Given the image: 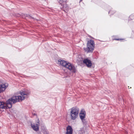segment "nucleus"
Listing matches in <instances>:
<instances>
[{
    "instance_id": "obj_1",
    "label": "nucleus",
    "mask_w": 134,
    "mask_h": 134,
    "mask_svg": "<svg viewBox=\"0 0 134 134\" xmlns=\"http://www.w3.org/2000/svg\"><path fill=\"white\" fill-rule=\"evenodd\" d=\"M20 93L21 96L12 97L7 101L6 103L0 101V109L11 108L12 107V104L18 102H21L29 94V93L25 91H20Z\"/></svg>"
},
{
    "instance_id": "obj_2",
    "label": "nucleus",
    "mask_w": 134,
    "mask_h": 134,
    "mask_svg": "<svg viewBox=\"0 0 134 134\" xmlns=\"http://www.w3.org/2000/svg\"><path fill=\"white\" fill-rule=\"evenodd\" d=\"M58 63L61 65L67 68L72 72H76V70L75 66L71 63L61 59L58 60Z\"/></svg>"
},
{
    "instance_id": "obj_3",
    "label": "nucleus",
    "mask_w": 134,
    "mask_h": 134,
    "mask_svg": "<svg viewBox=\"0 0 134 134\" xmlns=\"http://www.w3.org/2000/svg\"><path fill=\"white\" fill-rule=\"evenodd\" d=\"M94 42L92 40H89L87 43V47L84 48V51L87 53H92L94 48Z\"/></svg>"
},
{
    "instance_id": "obj_4",
    "label": "nucleus",
    "mask_w": 134,
    "mask_h": 134,
    "mask_svg": "<svg viewBox=\"0 0 134 134\" xmlns=\"http://www.w3.org/2000/svg\"><path fill=\"white\" fill-rule=\"evenodd\" d=\"M79 112V109L76 107H73L71 109L70 113L71 119L75 120L77 117Z\"/></svg>"
},
{
    "instance_id": "obj_5",
    "label": "nucleus",
    "mask_w": 134,
    "mask_h": 134,
    "mask_svg": "<svg viewBox=\"0 0 134 134\" xmlns=\"http://www.w3.org/2000/svg\"><path fill=\"white\" fill-rule=\"evenodd\" d=\"M86 114L85 110L84 109H82L80 111L79 115L80 118L83 125H86L87 123V122L85 119Z\"/></svg>"
},
{
    "instance_id": "obj_6",
    "label": "nucleus",
    "mask_w": 134,
    "mask_h": 134,
    "mask_svg": "<svg viewBox=\"0 0 134 134\" xmlns=\"http://www.w3.org/2000/svg\"><path fill=\"white\" fill-rule=\"evenodd\" d=\"M40 121L39 119L37 120V121L36 124H31V126L34 130L36 131H39L40 126Z\"/></svg>"
},
{
    "instance_id": "obj_7",
    "label": "nucleus",
    "mask_w": 134,
    "mask_h": 134,
    "mask_svg": "<svg viewBox=\"0 0 134 134\" xmlns=\"http://www.w3.org/2000/svg\"><path fill=\"white\" fill-rule=\"evenodd\" d=\"M83 63L85 64L88 67H90L92 66V63L91 61L88 59H84L83 60Z\"/></svg>"
},
{
    "instance_id": "obj_8",
    "label": "nucleus",
    "mask_w": 134,
    "mask_h": 134,
    "mask_svg": "<svg viewBox=\"0 0 134 134\" xmlns=\"http://www.w3.org/2000/svg\"><path fill=\"white\" fill-rule=\"evenodd\" d=\"M8 85L7 84L5 85L2 84L0 85V93L4 91L6 88L8 87Z\"/></svg>"
},
{
    "instance_id": "obj_9",
    "label": "nucleus",
    "mask_w": 134,
    "mask_h": 134,
    "mask_svg": "<svg viewBox=\"0 0 134 134\" xmlns=\"http://www.w3.org/2000/svg\"><path fill=\"white\" fill-rule=\"evenodd\" d=\"M66 130V134H72L73 130L70 126H68L67 127Z\"/></svg>"
},
{
    "instance_id": "obj_10",
    "label": "nucleus",
    "mask_w": 134,
    "mask_h": 134,
    "mask_svg": "<svg viewBox=\"0 0 134 134\" xmlns=\"http://www.w3.org/2000/svg\"><path fill=\"white\" fill-rule=\"evenodd\" d=\"M62 7H61V8L64 11L63 9H65L66 10L68 9L69 7L67 4V3H65L63 4H62L61 5Z\"/></svg>"
},
{
    "instance_id": "obj_11",
    "label": "nucleus",
    "mask_w": 134,
    "mask_h": 134,
    "mask_svg": "<svg viewBox=\"0 0 134 134\" xmlns=\"http://www.w3.org/2000/svg\"><path fill=\"white\" fill-rule=\"evenodd\" d=\"M67 0H60L59 1V3L61 5L67 3Z\"/></svg>"
},
{
    "instance_id": "obj_12",
    "label": "nucleus",
    "mask_w": 134,
    "mask_h": 134,
    "mask_svg": "<svg viewBox=\"0 0 134 134\" xmlns=\"http://www.w3.org/2000/svg\"><path fill=\"white\" fill-rule=\"evenodd\" d=\"M132 15H131L129 17V18H131L132 17Z\"/></svg>"
},
{
    "instance_id": "obj_13",
    "label": "nucleus",
    "mask_w": 134,
    "mask_h": 134,
    "mask_svg": "<svg viewBox=\"0 0 134 134\" xmlns=\"http://www.w3.org/2000/svg\"><path fill=\"white\" fill-rule=\"evenodd\" d=\"M115 40H119V39H115Z\"/></svg>"
},
{
    "instance_id": "obj_14",
    "label": "nucleus",
    "mask_w": 134,
    "mask_h": 134,
    "mask_svg": "<svg viewBox=\"0 0 134 134\" xmlns=\"http://www.w3.org/2000/svg\"><path fill=\"white\" fill-rule=\"evenodd\" d=\"M111 12V11H110L109 12V13L110 12Z\"/></svg>"
},
{
    "instance_id": "obj_15",
    "label": "nucleus",
    "mask_w": 134,
    "mask_h": 134,
    "mask_svg": "<svg viewBox=\"0 0 134 134\" xmlns=\"http://www.w3.org/2000/svg\"><path fill=\"white\" fill-rule=\"evenodd\" d=\"M82 1V0H80V1Z\"/></svg>"
},
{
    "instance_id": "obj_16",
    "label": "nucleus",
    "mask_w": 134,
    "mask_h": 134,
    "mask_svg": "<svg viewBox=\"0 0 134 134\" xmlns=\"http://www.w3.org/2000/svg\"><path fill=\"white\" fill-rule=\"evenodd\" d=\"M82 1V0H80V1Z\"/></svg>"
}]
</instances>
